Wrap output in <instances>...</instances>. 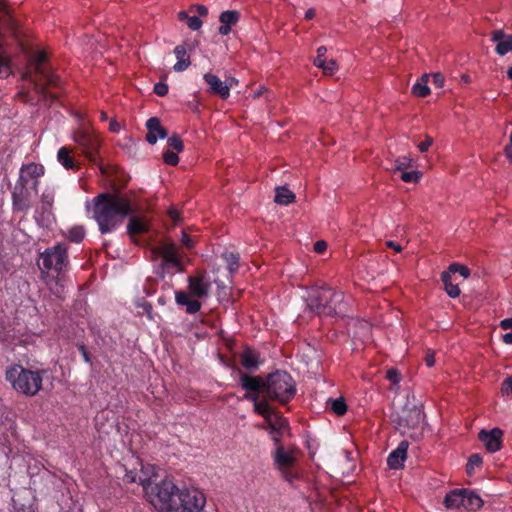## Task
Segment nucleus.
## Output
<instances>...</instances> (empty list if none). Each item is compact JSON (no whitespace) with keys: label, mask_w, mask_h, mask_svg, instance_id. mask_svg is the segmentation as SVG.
Listing matches in <instances>:
<instances>
[{"label":"nucleus","mask_w":512,"mask_h":512,"mask_svg":"<svg viewBox=\"0 0 512 512\" xmlns=\"http://www.w3.org/2000/svg\"><path fill=\"white\" fill-rule=\"evenodd\" d=\"M22 78L29 81L33 85L35 93L39 95V98L35 100L30 92L20 91L18 95L23 102L31 105L44 103L50 106L59 99V94L50 92L49 88H59L61 79L52 71L45 51H39L30 57Z\"/></svg>","instance_id":"nucleus-1"},{"label":"nucleus","mask_w":512,"mask_h":512,"mask_svg":"<svg viewBox=\"0 0 512 512\" xmlns=\"http://www.w3.org/2000/svg\"><path fill=\"white\" fill-rule=\"evenodd\" d=\"M151 504L158 512H204L206 496L198 488L179 489L172 481L162 480L154 488Z\"/></svg>","instance_id":"nucleus-2"},{"label":"nucleus","mask_w":512,"mask_h":512,"mask_svg":"<svg viewBox=\"0 0 512 512\" xmlns=\"http://www.w3.org/2000/svg\"><path fill=\"white\" fill-rule=\"evenodd\" d=\"M136 212L128 197L102 193L94 198V219L102 234L115 230L125 217Z\"/></svg>","instance_id":"nucleus-3"},{"label":"nucleus","mask_w":512,"mask_h":512,"mask_svg":"<svg viewBox=\"0 0 512 512\" xmlns=\"http://www.w3.org/2000/svg\"><path fill=\"white\" fill-rule=\"evenodd\" d=\"M344 293L329 286L314 287L308 292L306 304L319 316L344 315Z\"/></svg>","instance_id":"nucleus-4"},{"label":"nucleus","mask_w":512,"mask_h":512,"mask_svg":"<svg viewBox=\"0 0 512 512\" xmlns=\"http://www.w3.org/2000/svg\"><path fill=\"white\" fill-rule=\"evenodd\" d=\"M296 394L292 376L285 371H276L266 377V396L282 405L290 402Z\"/></svg>","instance_id":"nucleus-5"},{"label":"nucleus","mask_w":512,"mask_h":512,"mask_svg":"<svg viewBox=\"0 0 512 512\" xmlns=\"http://www.w3.org/2000/svg\"><path fill=\"white\" fill-rule=\"evenodd\" d=\"M42 371H32L20 365L9 368L6 371V380L12 387L26 396L36 395L42 387Z\"/></svg>","instance_id":"nucleus-6"},{"label":"nucleus","mask_w":512,"mask_h":512,"mask_svg":"<svg viewBox=\"0 0 512 512\" xmlns=\"http://www.w3.org/2000/svg\"><path fill=\"white\" fill-rule=\"evenodd\" d=\"M39 180H33L31 185L27 176L20 173L19 179L12 192V204L15 211L27 213L31 208L32 193L37 194Z\"/></svg>","instance_id":"nucleus-7"},{"label":"nucleus","mask_w":512,"mask_h":512,"mask_svg":"<svg viewBox=\"0 0 512 512\" xmlns=\"http://www.w3.org/2000/svg\"><path fill=\"white\" fill-rule=\"evenodd\" d=\"M272 457L275 468L286 482L293 484L294 481L300 479V473L294 470L296 458L292 451L286 450L282 445H278Z\"/></svg>","instance_id":"nucleus-8"},{"label":"nucleus","mask_w":512,"mask_h":512,"mask_svg":"<svg viewBox=\"0 0 512 512\" xmlns=\"http://www.w3.org/2000/svg\"><path fill=\"white\" fill-rule=\"evenodd\" d=\"M73 140L82 148L86 158L91 163H97L99 158L100 140L88 126H81L73 133Z\"/></svg>","instance_id":"nucleus-9"},{"label":"nucleus","mask_w":512,"mask_h":512,"mask_svg":"<svg viewBox=\"0 0 512 512\" xmlns=\"http://www.w3.org/2000/svg\"><path fill=\"white\" fill-rule=\"evenodd\" d=\"M41 264L39 266L44 270H54L60 274L68 264L67 249L62 244H57L52 248H47L41 254Z\"/></svg>","instance_id":"nucleus-10"},{"label":"nucleus","mask_w":512,"mask_h":512,"mask_svg":"<svg viewBox=\"0 0 512 512\" xmlns=\"http://www.w3.org/2000/svg\"><path fill=\"white\" fill-rule=\"evenodd\" d=\"M152 253L157 257H161L163 274L169 272L170 269L178 272L183 271V264L174 243H161L152 249Z\"/></svg>","instance_id":"nucleus-11"},{"label":"nucleus","mask_w":512,"mask_h":512,"mask_svg":"<svg viewBox=\"0 0 512 512\" xmlns=\"http://www.w3.org/2000/svg\"><path fill=\"white\" fill-rule=\"evenodd\" d=\"M211 283L205 273L199 272L188 277L189 295L196 298H205L209 295Z\"/></svg>","instance_id":"nucleus-12"},{"label":"nucleus","mask_w":512,"mask_h":512,"mask_svg":"<svg viewBox=\"0 0 512 512\" xmlns=\"http://www.w3.org/2000/svg\"><path fill=\"white\" fill-rule=\"evenodd\" d=\"M479 440L484 444L490 453L497 452L502 447L503 431L500 428L481 430L478 434Z\"/></svg>","instance_id":"nucleus-13"},{"label":"nucleus","mask_w":512,"mask_h":512,"mask_svg":"<svg viewBox=\"0 0 512 512\" xmlns=\"http://www.w3.org/2000/svg\"><path fill=\"white\" fill-rule=\"evenodd\" d=\"M238 373L240 375V385L246 393L257 394L258 396L261 392L266 394V379L261 376L245 374L239 369Z\"/></svg>","instance_id":"nucleus-14"},{"label":"nucleus","mask_w":512,"mask_h":512,"mask_svg":"<svg viewBox=\"0 0 512 512\" xmlns=\"http://www.w3.org/2000/svg\"><path fill=\"white\" fill-rule=\"evenodd\" d=\"M424 419V414L418 407L405 409L398 419L399 428L416 429Z\"/></svg>","instance_id":"nucleus-15"},{"label":"nucleus","mask_w":512,"mask_h":512,"mask_svg":"<svg viewBox=\"0 0 512 512\" xmlns=\"http://www.w3.org/2000/svg\"><path fill=\"white\" fill-rule=\"evenodd\" d=\"M203 79L208 85V93L217 95L223 100H226L229 97L227 85L217 75L205 73Z\"/></svg>","instance_id":"nucleus-16"},{"label":"nucleus","mask_w":512,"mask_h":512,"mask_svg":"<svg viewBox=\"0 0 512 512\" xmlns=\"http://www.w3.org/2000/svg\"><path fill=\"white\" fill-rule=\"evenodd\" d=\"M147 135L146 141L154 145L158 139H164L168 136L166 128H164L157 117H151L146 121Z\"/></svg>","instance_id":"nucleus-17"},{"label":"nucleus","mask_w":512,"mask_h":512,"mask_svg":"<svg viewBox=\"0 0 512 512\" xmlns=\"http://www.w3.org/2000/svg\"><path fill=\"white\" fill-rule=\"evenodd\" d=\"M491 41L496 43L495 52L500 56L512 51V35H506L501 29L491 33Z\"/></svg>","instance_id":"nucleus-18"},{"label":"nucleus","mask_w":512,"mask_h":512,"mask_svg":"<svg viewBox=\"0 0 512 512\" xmlns=\"http://www.w3.org/2000/svg\"><path fill=\"white\" fill-rule=\"evenodd\" d=\"M408 442L401 441L396 449L390 452L387 457V465L391 469H399L403 467V463L407 458Z\"/></svg>","instance_id":"nucleus-19"},{"label":"nucleus","mask_w":512,"mask_h":512,"mask_svg":"<svg viewBox=\"0 0 512 512\" xmlns=\"http://www.w3.org/2000/svg\"><path fill=\"white\" fill-rule=\"evenodd\" d=\"M240 363L247 371L254 372L259 368L263 361L260 359L259 352L247 347L240 354Z\"/></svg>","instance_id":"nucleus-20"},{"label":"nucleus","mask_w":512,"mask_h":512,"mask_svg":"<svg viewBox=\"0 0 512 512\" xmlns=\"http://www.w3.org/2000/svg\"><path fill=\"white\" fill-rule=\"evenodd\" d=\"M137 212L130 215V219L127 225V233L129 236L134 239L135 236L148 232L149 223L145 219V217L137 216L136 214L139 212V208H137Z\"/></svg>","instance_id":"nucleus-21"},{"label":"nucleus","mask_w":512,"mask_h":512,"mask_svg":"<svg viewBox=\"0 0 512 512\" xmlns=\"http://www.w3.org/2000/svg\"><path fill=\"white\" fill-rule=\"evenodd\" d=\"M244 399L254 403L255 413L262 416L265 421L269 420L270 417L274 414L273 409L267 403V401H259V396L257 394L245 393Z\"/></svg>","instance_id":"nucleus-22"},{"label":"nucleus","mask_w":512,"mask_h":512,"mask_svg":"<svg viewBox=\"0 0 512 512\" xmlns=\"http://www.w3.org/2000/svg\"><path fill=\"white\" fill-rule=\"evenodd\" d=\"M187 292L176 291L175 301L179 306H185L188 314H195L201 309V302L196 299H191Z\"/></svg>","instance_id":"nucleus-23"},{"label":"nucleus","mask_w":512,"mask_h":512,"mask_svg":"<svg viewBox=\"0 0 512 512\" xmlns=\"http://www.w3.org/2000/svg\"><path fill=\"white\" fill-rule=\"evenodd\" d=\"M142 478H147V489H143L145 494L148 496L149 501L151 502V497L153 496V488L158 484H152V478L157 477V468L155 465L151 464H141V469L138 472Z\"/></svg>","instance_id":"nucleus-24"},{"label":"nucleus","mask_w":512,"mask_h":512,"mask_svg":"<svg viewBox=\"0 0 512 512\" xmlns=\"http://www.w3.org/2000/svg\"><path fill=\"white\" fill-rule=\"evenodd\" d=\"M465 489H455L448 493L444 499V505L448 509H463Z\"/></svg>","instance_id":"nucleus-25"},{"label":"nucleus","mask_w":512,"mask_h":512,"mask_svg":"<svg viewBox=\"0 0 512 512\" xmlns=\"http://www.w3.org/2000/svg\"><path fill=\"white\" fill-rule=\"evenodd\" d=\"M174 54L177 58V62L174 64L173 69L176 72H182L186 70L191 62L189 56H187V50L184 45H178L174 48Z\"/></svg>","instance_id":"nucleus-26"},{"label":"nucleus","mask_w":512,"mask_h":512,"mask_svg":"<svg viewBox=\"0 0 512 512\" xmlns=\"http://www.w3.org/2000/svg\"><path fill=\"white\" fill-rule=\"evenodd\" d=\"M70 154L71 149L63 146L57 152V159L67 170H77L79 163Z\"/></svg>","instance_id":"nucleus-27"},{"label":"nucleus","mask_w":512,"mask_h":512,"mask_svg":"<svg viewBox=\"0 0 512 512\" xmlns=\"http://www.w3.org/2000/svg\"><path fill=\"white\" fill-rule=\"evenodd\" d=\"M483 506V500L481 497L467 489L464 492L463 509L467 511H476Z\"/></svg>","instance_id":"nucleus-28"},{"label":"nucleus","mask_w":512,"mask_h":512,"mask_svg":"<svg viewBox=\"0 0 512 512\" xmlns=\"http://www.w3.org/2000/svg\"><path fill=\"white\" fill-rule=\"evenodd\" d=\"M269 427V433L283 432L288 428V422L279 414L274 413L269 420L266 421Z\"/></svg>","instance_id":"nucleus-29"},{"label":"nucleus","mask_w":512,"mask_h":512,"mask_svg":"<svg viewBox=\"0 0 512 512\" xmlns=\"http://www.w3.org/2000/svg\"><path fill=\"white\" fill-rule=\"evenodd\" d=\"M295 200V194L286 187H277L274 201L280 205H288Z\"/></svg>","instance_id":"nucleus-30"},{"label":"nucleus","mask_w":512,"mask_h":512,"mask_svg":"<svg viewBox=\"0 0 512 512\" xmlns=\"http://www.w3.org/2000/svg\"><path fill=\"white\" fill-rule=\"evenodd\" d=\"M451 275L450 272H442L441 273V281L444 284V288L446 293L451 298H456L460 295V288L458 287V284H453L451 281Z\"/></svg>","instance_id":"nucleus-31"},{"label":"nucleus","mask_w":512,"mask_h":512,"mask_svg":"<svg viewBox=\"0 0 512 512\" xmlns=\"http://www.w3.org/2000/svg\"><path fill=\"white\" fill-rule=\"evenodd\" d=\"M21 173L27 176L31 184L33 180H38L44 174V168L41 165L30 163L22 167Z\"/></svg>","instance_id":"nucleus-32"},{"label":"nucleus","mask_w":512,"mask_h":512,"mask_svg":"<svg viewBox=\"0 0 512 512\" xmlns=\"http://www.w3.org/2000/svg\"><path fill=\"white\" fill-rule=\"evenodd\" d=\"M428 82V75H423L420 80H418L413 86H412V94L424 98L430 94V88L427 85Z\"/></svg>","instance_id":"nucleus-33"},{"label":"nucleus","mask_w":512,"mask_h":512,"mask_svg":"<svg viewBox=\"0 0 512 512\" xmlns=\"http://www.w3.org/2000/svg\"><path fill=\"white\" fill-rule=\"evenodd\" d=\"M0 27H4L11 32H16L18 29V24L16 19L14 18L13 12L11 9L1 13L0 15Z\"/></svg>","instance_id":"nucleus-34"},{"label":"nucleus","mask_w":512,"mask_h":512,"mask_svg":"<svg viewBox=\"0 0 512 512\" xmlns=\"http://www.w3.org/2000/svg\"><path fill=\"white\" fill-rule=\"evenodd\" d=\"M240 19V13L236 10H226L223 11L219 16V21L221 24L234 26L238 23Z\"/></svg>","instance_id":"nucleus-35"},{"label":"nucleus","mask_w":512,"mask_h":512,"mask_svg":"<svg viewBox=\"0 0 512 512\" xmlns=\"http://www.w3.org/2000/svg\"><path fill=\"white\" fill-rule=\"evenodd\" d=\"M123 482L126 484L139 483L143 489H147V478H142L137 471H127L123 476Z\"/></svg>","instance_id":"nucleus-36"},{"label":"nucleus","mask_w":512,"mask_h":512,"mask_svg":"<svg viewBox=\"0 0 512 512\" xmlns=\"http://www.w3.org/2000/svg\"><path fill=\"white\" fill-rule=\"evenodd\" d=\"M482 463H483V460H482V457L480 456V454L475 453V454L470 455V457L468 458L467 465H466V473L470 476L473 475L475 472V469L481 467Z\"/></svg>","instance_id":"nucleus-37"},{"label":"nucleus","mask_w":512,"mask_h":512,"mask_svg":"<svg viewBox=\"0 0 512 512\" xmlns=\"http://www.w3.org/2000/svg\"><path fill=\"white\" fill-rule=\"evenodd\" d=\"M223 258L227 263L228 270L233 273L238 270L239 267V255L233 252L223 254Z\"/></svg>","instance_id":"nucleus-38"},{"label":"nucleus","mask_w":512,"mask_h":512,"mask_svg":"<svg viewBox=\"0 0 512 512\" xmlns=\"http://www.w3.org/2000/svg\"><path fill=\"white\" fill-rule=\"evenodd\" d=\"M85 237V231L82 226L72 227L68 231V239L75 243H80Z\"/></svg>","instance_id":"nucleus-39"},{"label":"nucleus","mask_w":512,"mask_h":512,"mask_svg":"<svg viewBox=\"0 0 512 512\" xmlns=\"http://www.w3.org/2000/svg\"><path fill=\"white\" fill-rule=\"evenodd\" d=\"M331 410L338 416H342L347 411V404L343 398H337L331 401Z\"/></svg>","instance_id":"nucleus-40"},{"label":"nucleus","mask_w":512,"mask_h":512,"mask_svg":"<svg viewBox=\"0 0 512 512\" xmlns=\"http://www.w3.org/2000/svg\"><path fill=\"white\" fill-rule=\"evenodd\" d=\"M400 173L401 180L406 183H417L422 177V173L416 170L403 171Z\"/></svg>","instance_id":"nucleus-41"},{"label":"nucleus","mask_w":512,"mask_h":512,"mask_svg":"<svg viewBox=\"0 0 512 512\" xmlns=\"http://www.w3.org/2000/svg\"><path fill=\"white\" fill-rule=\"evenodd\" d=\"M412 159L407 156H401L395 160L393 170L403 172L406 169L412 167Z\"/></svg>","instance_id":"nucleus-42"},{"label":"nucleus","mask_w":512,"mask_h":512,"mask_svg":"<svg viewBox=\"0 0 512 512\" xmlns=\"http://www.w3.org/2000/svg\"><path fill=\"white\" fill-rule=\"evenodd\" d=\"M167 145L170 149L176 152H182L184 150V144L181 137L178 134H173L168 138Z\"/></svg>","instance_id":"nucleus-43"},{"label":"nucleus","mask_w":512,"mask_h":512,"mask_svg":"<svg viewBox=\"0 0 512 512\" xmlns=\"http://www.w3.org/2000/svg\"><path fill=\"white\" fill-rule=\"evenodd\" d=\"M446 272H450V275L458 272L464 278H468L470 276V269L467 266L460 265L458 263L450 264Z\"/></svg>","instance_id":"nucleus-44"},{"label":"nucleus","mask_w":512,"mask_h":512,"mask_svg":"<svg viewBox=\"0 0 512 512\" xmlns=\"http://www.w3.org/2000/svg\"><path fill=\"white\" fill-rule=\"evenodd\" d=\"M163 160L168 165L176 166L179 162V157H178L177 153L168 149V150L164 151V153H163Z\"/></svg>","instance_id":"nucleus-45"},{"label":"nucleus","mask_w":512,"mask_h":512,"mask_svg":"<svg viewBox=\"0 0 512 512\" xmlns=\"http://www.w3.org/2000/svg\"><path fill=\"white\" fill-rule=\"evenodd\" d=\"M185 23L193 31L199 30L203 24L200 18L196 15L189 16Z\"/></svg>","instance_id":"nucleus-46"},{"label":"nucleus","mask_w":512,"mask_h":512,"mask_svg":"<svg viewBox=\"0 0 512 512\" xmlns=\"http://www.w3.org/2000/svg\"><path fill=\"white\" fill-rule=\"evenodd\" d=\"M327 52V49L325 46H320L317 49V56L314 59V65L317 67L323 66L324 62L326 61L325 54Z\"/></svg>","instance_id":"nucleus-47"},{"label":"nucleus","mask_w":512,"mask_h":512,"mask_svg":"<svg viewBox=\"0 0 512 512\" xmlns=\"http://www.w3.org/2000/svg\"><path fill=\"white\" fill-rule=\"evenodd\" d=\"M386 378L393 384H398L401 381V374L396 368H390L386 372Z\"/></svg>","instance_id":"nucleus-48"},{"label":"nucleus","mask_w":512,"mask_h":512,"mask_svg":"<svg viewBox=\"0 0 512 512\" xmlns=\"http://www.w3.org/2000/svg\"><path fill=\"white\" fill-rule=\"evenodd\" d=\"M326 75H332L337 70V63L334 60H326L323 66H320Z\"/></svg>","instance_id":"nucleus-49"},{"label":"nucleus","mask_w":512,"mask_h":512,"mask_svg":"<svg viewBox=\"0 0 512 512\" xmlns=\"http://www.w3.org/2000/svg\"><path fill=\"white\" fill-rule=\"evenodd\" d=\"M189 12L195 14H198V16H207L208 14V8L205 5L202 4H194L189 7Z\"/></svg>","instance_id":"nucleus-50"},{"label":"nucleus","mask_w":512,"mask_h":512,"mask_svg":"<svg viewBox=\"0 0 512 512\" xmlns=\"http://www.w3.org/2000/svg\"><path fill=\"white\" fill-rule=\"evenodd\" d=\"M154 93L160 97H164L168 94L169 87L164 82H158L154 85Z\"/></svg>","instance_id":"nucleus-51"},{"label":"nucleus","mask_w":512,"mask_h":512,"mask_svg":"<svg viewBox=\"0 0 512 512\" xmlns=\"http://www.w3.org/2000/svg\"><path fill=\"white\" fill-rule=\"evenodd\" d=\"M501 393L503 395L512 394V376L507 377L501 385Z\"/></svg>","instance_id":"nucleus-52"},{"label":"nucleus","mask_w":512,"mask_h":512,"mask_svg":"<svg viewBox=\"0 0 512 512\" xmlns=\"http://www.w3.org/2000/svg\"><path fill=\"white\" fill-rule=\"evenodd\" d=\"M432 143H433V138L429 135H426L425 140L418 144V149L420 150V152L424 153V152L428 151V149L430 148Z\"/></svg>","instance_id":"nucleus-53"},{"label":"nucleus","mask_w":512,"mask_h":512,"mask_svg":"<svg viewBox=\"0 0 512 512\" xmlns=\"http://www.w3.org/2000/svg\"><path fill=\"white\" fill-rule=\"evenodd\" d=\"M168 215L175 225L178 224L181 220L180 213L176 208H170L168 210Z\"/></svg>","instance_id":"nucleus-54"},{"label":"nucleus","mask_w":512,"mask_h":512,"mask_svg":"<svg viewBox=\"0 0 512 512\" xmlns=\"http://www.w3.org/2000/svg\"><path fill=\"white\" fill-rule=\"evenodd\" d=\"M181 242L182 244L187 247V248H193L194 246V242L193 240L191 239V237L189 236V234H187L185 231H182V236H181Z\"/></svg>","instance_id":"nucleus-55"},{"label":"nucleus","mask_w":512,"mask_h":512,"mask_svg":"<svg viewBox=\"0 0 512 512\" xmlns=\"http://www.w3.org/2000/svg\"><path fill=\"white\" fill-rule=\"evenodd\" d=\"M444 81H445V79H444V77H443V75H442V74H440V73H435V74H433V75H432V83H433L436 87H438V88L443 87V85H444Z\"/></svg>","instance_id":"nucleus-56"},{"label":"nucleus","mask_w":512,"mask_h":512,"mask_svg":"<svg viewBox=\"0 0 512 512\" xmlns=\"http://www.w3.org/2000/svg\"><path fill=\"white\" fill-rule=\"evenodd\" d=\"M327 249V243L324 240H319L314 244V251L318 254L325 252Z\"/></svg>","instance_id":"nucleus-57"},{"label":"nucleus","mask_w":512,"mask_h":512,"mask_svg":"<svg viewBox=\"0 0 512 512\" xmlns=\"http://www.w3.org/2000/svg\"><path fill=\"white\" fill-rule=\"evenodd\" d=\"M78 350L80 351V353L83 357V360L86 363L91 364V356H90V353L88 352V350L86 349V347L83 344L79 345Z\"/></svg>","instance_id":"nucleus-58"},{"label":"nucleus","mask_w":512,"mask_h":512,"mask_svg":"<svg viewBox=\"0 0 512 512\" xmlns=\"http://www.w3.org/2000/svg\"><path fill=\"white\" fill-rule=\"evenodd\" d=\"M121 129V125L115 119L110 120L109 130L113 133H118Z\"/></svg>","instance_id":"nucleus-59"},{"label":"nucleus","mask_w":512,"mask_h":512,"mask_svg":"<svg viewBox=\"0 0 512 512\" xmlns=\"http://www.w3.org/2000/svg\"><path fill=\"white\" fill-rule=\"evenodd\" d=\"M224 83L227 85L228 92L230 93V89L238 85V80L234 77H228L224 80Z\"/></svg>","instance_id":"nucleus-60"},{"label":"nucleus","mask_w":512,"mask_h":512,"mask_svg":"<svg viewBox=\"0 0 512 512\" xmlns=\"http://www.w3.org/2000/svg\"><path fill=\"white\" fill-rule=\"evenodd\" d=\"M500 327L503 329V330H512V318H506V319H503L501 322H500Z\"/></svg>","instance_id":"nucleus-61"},{"label":"nucleus","mask_w":512,"mask_h":512,"mask_svg":"<svg viewBox=\"0 0 512 512\" xmlns=\"http://www.w3.org/2000/svg\"><path fill=\"white\" fill-rule=\"evenodd\" d=\"M386 245L390 248H392L395 252L399 253L402 251V246L392 240H389L386 242Z\"/></svg>","instance_id":"nucleus-62"},{"label":"nucleus","mask_w":512,"mask_h":512,"mask_svg":"<svg viewBox=\"0 0 512 512\" xmlns=\"http://www.w3.org/2000/svg\"><path fill=\"white\" fill-rule=\"evenodd\" d=\"M42 202L45 206L51 207L53 203V197L49 194L43 193Z\"/></svg>","instance_id":"nucleus-63"},{"label":"nucleus","mask_w":512,"mask_h":512,"mask_svg":"<svg viewBox=\"0 0 512 512\" xmlns=\"http://www.w3.org/2000/svg\"><path fill=\"white\" fill-rule=\"evenodd\" d=\"M231 27L232 26L222 24L219 27L218 32H219L220 35L226 36V35H228L231 32Z\"/></svg>","instance_id":"nucleus-64"}]
</instances>
